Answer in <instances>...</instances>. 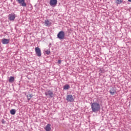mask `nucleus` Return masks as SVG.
<instances>
[{"instance_id": "6", "label": "nucleus", "mask_w": 131, "mask_h": 131, "mask_svg": "<svg viewBox=\"0 0 131 131\" xmlns=\"http://www.w3.org/2000/svg\"><path fill=\"white\" fill-rule=\"evenodd\" d=\"M57 3L58 1L57 0H50V5L51 6V7H56Z\"/></svg>"}, {"instance_id": "13", "label": "nucleus", "mask_w": 131, "mask_h": 131, "mask_svg": "<svg viewBox=\"0 0 131 131\" xmlns=\"http://www.w3.org/2000/svg\"><path fill=\"white\" fill-rule=\"evenodd\" d=\"M15 81V78L13 76H11L9 79V82L10 83H13Z\"/></svg>"}, {"instance_id": "16", "label": "nucleus", "mask_w": 131, "mask_h": 131, "mask_svg": "<svg viewBox=\"0 0 131 131\" xmlns=\"http://www.w3.org/2000/svg\"><path fill=\"white\" fill-rule=\"evenodd\" d=\"M10 113L12 115H15V114H16V110H15V109H12L10 111Z\"/></svg>"}, {"instance_id": "21", "label": "nucleus", "mask_w": 131, "mask_h": 131, "mask_svg": "<svg viewBox=\"0 0 131 131\" xmlns=\"http://www.w3.org/2000/svg\"><path fill=\"white\" fill-rule=\"evenodd\" d=\"M128 2H129L130 3H131V0H128Z\"/></svg>"}, {"instance_id": "3", "label": "nucleus", "mask_w": 131, "mask_h": 131, "mask_svg": "<svg viewBox=\"0 0 131 131\" xmlns=\"http://www.w3.org/2000/svg\"><path fill=\"white\" fill-rule=\"evenodd\" d=\"M35 52L37 57H41V50L38 47L35 48Z\"/></svg>"}, {"instance_id": "18", "label": "nucleus", "mask_w": 131, "mask_h": 131, "mask_svg": "<svg viewBox=\"0 0 131 131\" xmlns=\"http://www.w3.org/2000/svg\"><path fill=\"white\" fill-rule=\"evenodd\" d=\"M46 54H47V55H50V54H51V51H50V50H47L45 51Z\"/></svg>"}, {"instance_id": "10", "label": "nucleus", "mask_w": 131, "mask_h": 131, "mask_svg": "<svg viewBox=\"0 0 131 131\" xmlns=\"http://www.w3.org/2000/svg\"><path fill=\"white\" fill-rule=\"evenodd\" d=\"M46 131H51L52 128H51V124H48L45 128Z\"/></svg>"}, {"instance_id": "4", "label": "nucleus", "mask_w": 131, "mask_h": 131, "mask_svg": "<svg viewBox=\"0 0 131 131\" xmlns=\"http://www.w3.org/2000/svg\"><path fill=\"white\" fill-rule=\"evenodd\" d=\"M16 18V15L14 13H11L10 14L8 15V19L10 20V21H14L15 19Z\"/></svg>"}, {"instance_id": "7", "label": "nucleus", "mask_w": 131, "mask_h": 131, "mask_svg": "<svg viewBox=\"0 0 131 131\" xmlns=\"http://www.w3.org/2000/svg\"><path fill=\"white\" fill-rule=\"evenodd\" d=\"M45 95L46 96H49L50 98H53L54 96V93L52 91L49 90L48 91L45 92Z\"/></svg>"}, {"instance_id": "9", "label": "nucleus", "mask_w": 131, "mask_h": 131, "mask_svg": "<svg viewBox=\"0 0 131 131\" xmlns=\"http://www.w3.org/2000/svg\"><path fill=\"white\" fill-rule=\"evenodd\" d=\"M2 43L3 45H7V43H9V42H10V39H3L2 40Z\"/></svg>"}, {"instance_id": "17", "label": "nucleus", "mask_w": 131, "mask_h": 131, "mask_svg": "<svg viewBox=\"0 0 131 131\" xmlns=\"http://www.w3.org/2000/svg\"><path fill=\"white\" fill-rule=\"evenodd\" d=\"M122 3H123V0H116V4H118V5H120Z\"/></svg>"}, {"instance_id": "22", "label": "nucleus", "mask_w": 131, "mask_h": 131, "mask_svg": "<svg viewBox=\"0 0 131 131\" xmlns=\"http://www.w3.org/2000/svg\"><path fill=\"white\" fill-rule=\"evenodd\" d=\"M100 71H102V70H100Z\"/></svg>"}, {"instance_id": "15", "label": "nucleus", "mask_w": 131, "mask_h": 131, "mask_svg": "<svg viewBox=\"0 0 131 131\" xmlns=\"http://www.w3.org/2000/svg\"><path fill=\"white\" fill-rule=\"evenodd\" d=\"M33 97V95L32 94H29L27 95V98L28 100H31V98Z\"/></svg>"}, {"instance_id": "2", "label": "nucleus", "mask_w": 131, "mask_h": 131, "mask_svg": "<svg viewBox=\"0 0 131 131\" xmlns=\"http://www.w3.org/2000/svg\"><path fill=\"white\" fill-rule=\"evenodd\" d=\"M57 37L59 39H65V32H64V31H60L57 34Z\"/></svg>"}, {"instance_id": "1", "label": "nucleus", "mask_w": 131, "mask_h": 131, "mask_svg": "<svg viewBox=\"0 0 131 131\" xmlns=\"http://www.w3.org/2000/svg\"><path fill=\"white\" fill-rule=\"evenodd\" d=\"M91 108L93 112H98L101 110L100 104L98 102H93L91 104Z\"/></svg>"}, {"instance_id": "12", "label": "nucleus", "mask_w": 131, "mask_h": 131, "mask_svg": "<svg viewBox=\"0 0 131 131\" xmlns=\"http://www.w3.org/2000/svg\"><path fill=\"white\" fill-rule=\"evenodd\" d=\"M110 93L111 95H112V96H113V95H115L116 94V91L114 90V88H112L110 90Z\"/></svg>"}, {"instance_id": "20", "label": "nucleus", "mask_w": 131, "mask_h": 131, "mask_svg": "<svg viewBox=\"0 0 131 131\" xmlns=\"http://www.w3.org/2000/svg\"><path fill=\"white\" fill-rule=\"evenodd\" d=\"M58 64H61V60H59L58 61Z\"/></svg>"}, {"instance_id": "11", "label": "nucleus", "mask_w": 131, "mask_h": 131, "mask_svg": "<svg viewBox=\"0 0 131 131\" xmlns=\"http://www.w3.org/2000/svg\"><path fill=\"white\" fill-rule=\"evenodd\" d=\"M45 26H50L52 25V23L49 21L48 19L45 20Z\"/></svg>"}, {"instance_id": "19", "label": "nucleus", "mask_w": 131, "mask_h": 131, "mask_svg": "<svg viewBox=\"0 0 131 131\" xmlns=\"http://www.w3.org/2000/svg\"><path fill=\"white\" fill-rule=\"evenodd\" d=\"M2 123L3 124H5V120H3L2 121Z\"/></svg>"}, {"instance_id": "5", "label": "nucleus", "mask_w": 131, "mask_h": 131, "mask_svg": "<svg viewBox=\"0 0 131 131\" xmlns=\"http://www.w3.org/2000/svg\"><path fill=\"white\" fill-rule=\"evenodd\" d=\"M16 2L21 6V7H26V3H25V0H16Z\"/></svg>"}, {"instance_id": "14", "label": "nucleus", "mask_w": 131, "mask_h": 131, "mask_svg": "<svg viewBox=\"0 0 131 131\" xmlns=\"http://www.w3.org/2000/svg\"><path fill=\"white\" fill-rule=\"evenodd\" d=\"M70 89V86L68 84H66V85L63 86V90H69Z\"/></svg>"}, {"instance_id": "8", "label": "nucleus", "mask_w": 131, "mask_h": 131, "mask_svg": "<svg viewBox=\"0 0 131 131\" xmlns=\"http://www.w3.org/2000/svg\"><path fill=\"white\" fill-rule=\"evenodd\" d=\"M67 101L68 102H73L74 101V98L72 95H69L67 96Z\"/></svg>"}]
</instances>
